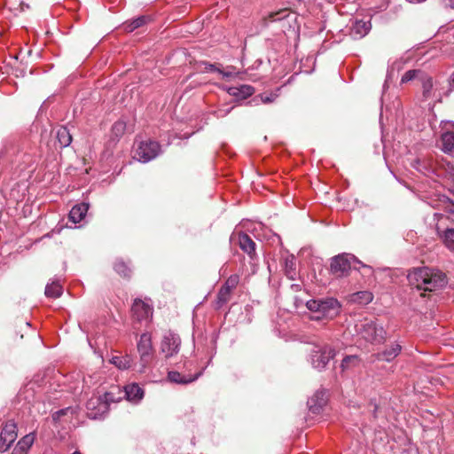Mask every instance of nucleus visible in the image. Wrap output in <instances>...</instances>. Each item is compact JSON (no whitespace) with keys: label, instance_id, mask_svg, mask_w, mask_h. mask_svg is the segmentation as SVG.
I'll return each mask as SVG.
<instances>
[{"label":"nucleus","instance_id":"nucleus-11","mask_svg":"<svg viewBox=\"0 0 454 454\" xmlns=\"http://www.w3.org/2000/svg\"><path fill=\"white\" fill-rule=\"evenodd\" d=\"M18 436L17 424L13 420H8L2 427L0 433V451H7Z\"/></svg>","mask_w":454,"mask_h":454},{"label":"nucleus","instance_id":"nucleus-38","mask_svg":"<svg viewBox=\"0 0 454 454\" xmlns=\"http://www.w3.org/2000/svg\"><path fill=\"white\" fill-rule=\"evenodd\" d=\"M70 410H71V408L59 410L58 411L53 413L52 419L54 420H59L60 419V417L66 415Z\"/></svg>","mask_w":454,"mask_h":454},{"label":"nucleus","instance_id":"nucleus-17","mask_svg":"<svg viewBox=\"0 0 454 454\" xmlns=\"http://www.w3.org/2000/svg\"><path fill=\"white\" fill-rule=\"evenodd\" d=\"M35 439V433L23 436L17 443L12 454H27Z\"/></svg>","mask_w":454,"mask_h":454},{"label":"nucleus","instance_id":"nucleus-20","mask_svg":"<svg viewBox=\"0 0 454 454\" xmlns=\"http://www.w3.org/2000/svg\"><path fill=\"white\" fill-rule=\"evenodd\" d=\"M127 124L123 120L115 121L111 128L109 144L115 145L119 139L124 135Z\"/></svg>","mask_w":454,"mask_h":454},{"label":"nucleus","instance_id":"nucleus-28","mask_svg":"<svg viewBox=\"0 0 454 454\" xmlns=\"http://www.w3.org/2000/svg\"><path fill=\"white\" fill-rule=\"evenodd\" d=\"M442 151L454 154V133L445 132L442 135Z\"/></svg>","mask_w":454,"mask_h":454},{"label":"nucleus","instance_id":"nucleus-4","mask_svg":"<svg viewBox=\"0 0 454 454\" xmlns=\"http://www.w3.org/2000/svg\"><path fill=\"white\" fill-rule=\"evenodd\" d=\"M134 159L146 163L155 159L161 153L160 143L152 139L136 141Z\"/></svg>","mask_w":454,"mask_h":454},{"label":"nucleus","instance_id":"nucleus-31","mask_svg":"<svg viewBox=\"0 0 454 454\" xmlns=\"http://www.w3.org/2000/svg\"><path fill=\"white\" fill-rule=\"evenodd\" d=\"M114 270L121 277L129 278L131 274V269L122 260H117L114 263Z\"/></svg>","mask_w":454,"mask_h":454},{"label":"nucleus","instance_id":"nucleus-12","mask_svg":"<svg viewBox=\"0 0 454 454\" xmlns=\"http://www.w3.org/2000/svg\"><path fill=\"white\" fill-rule=\"evenodd\" d=\"M131 313L137 321L147 320L153 316V307L141 299H135L131 307Z\"/></svg>","mask_w":454,"mask_h":454},{"label":"nucleus","instance_id":"nucleus-6","mask_svg":"<svg viewBox=\"0 0 454 454\" xmlns=\"http://www.w3.org/2000/svg\"><path fill=\"white\" fill-rule=\"evenodd\" d=\"M239 280L240 277L238 274H232L225 280L223 285L219 289L215 301V308L216 309L223 308L231 301L232 292L238 286Z\"/></svg>","mask_w":454,"mask_h":454},{"label":"nucleus","instance_id":"nucleus-37","mask_svg":"<svg viewBox=\"0 0 454 454\" xmlns=\"http://www.w3.org/2000/svg\"><path fill=\"white\" fill-rule=\"evenodd\" d=\"M369 30H350L349 36L354 39H361L364 37Z\"/></svg>","mask_w":454,"mask_h":454},{"label":"nucleus","instance_id":"nucleus-15","mask_svg":"<svg viewBox=\"0 0 454 454\" xmlns=\"http://www.w3.org/2000/svg\"><path fill=\"white\" fill-rule=\"evenodd\" d=\"M327 395L325 390L317 391L308 401L309 411L313 414L319 413L320 410L326 404Z\"/></svg>","mask_w":454,"mask_h":454},{"label":"nucleus","instance_id":"nucleus-33","mask_svg":"<svg viewBox=\"0 0 454 454\" xmlns=\"http://www.w3.org/2000/svg\"><path fill=\"white\" fill-rule=\"evenodd\" d=\"M278 90H279V89H278L276 91L261 93L258 96H256L253 99V101H257L258 99H260V101L263 104L272 103L278 97Z\"/></svg>","mask_w":454,"mask_h":454},{"label":"nucleus","instance_id":"nucleus-13","mask_svg":"<svg viewBox=\"0 0 454 454\" xmlns=\"http://www.w3.org/2000/svg\"><path fill=\"white\" fill-rule=\"evenodd\" d=\"M89 416L97 419L107 411L106 403L103 402L102 397H91L86 403Z\"/></svg>","mask_w":454,"mask_h":454},{"label":"nucleus","instance_id":"nucleus-42","mask_svg":"<svg viewBox=\"0 0 454 454\" xmlns=\"http://www.w3.org/2000/svg\"><path fill=\"white\" fill-rule=\"evenodd\" d=\"M72 454H82L80 451H74Z\"/></svg>","mask_w":454,"mask_h":454},{"label":"nucleus","instance_id":"nucleus-24","mask_svg":"<svg viewBox=\"0 0 454 454\" xmlns=\"http://www.w3.org/2000/svg\"><path fill=\"white\" fill-rule=\"evenodd\" d=\"M153 22L151 15H142L131 20H127L124 25L125 28H139L141 27L150 26Z\"/></svg>","mask_w":454,"mask_h":454},{"label":"nucleus","instance_id":"nucleus-18","mask_svg":"<svg viewBox=\"0 0 454 454\" xmlns=\"http://www.w3.org/2000/svg\"><path fill=\"white\" fill-rule=\"evenodd\" d=\"M89 210V204L82 202L74 205L69 212V220L74 223H78L83 220Z\"/></svg>","mask_w":454,"mask_h":454},{"label":"nucleus","instance_id":"nucleus-1","mask_svg":"<svg viewBox=\"0 0 454 454\" xmlns=\"http://www.w3.org/2000/svg\"><path fill=\"white\" fill-rule=\"evenodd\" d=\"M407 278L411 286L428 292L442 288L447 284L446 275L442 271L428 267L415 268L409 272Z\"/></svg>","mask_w":454,"mask_h":454},{"label":"nucleus","instance_id":"nucleus-14","mask_svg":"<svg viewBox=\"0 0 454 454\" xmlns=\"http://www.w3.org/2000/svg\"><path fill=\"white\" fill-rule=\"evenodd\" d=\"M238 242L240 249L247 254L251 260H254L257 257L255 252L256 244L248 234L239 233Z\"/></svg>","mask_w":454,"mask_h":454},{"label":"nucleus","instance_id":"nucleus-7","mask_svg":"<svg viewBox=\"0 0 454 454\" xmlns=\"http://www.w3.org/2000/svg\"><path fill=\"white\" fill-rule=\"evenodd\" d=\"M264 26H270L276 23L280 28H294L292 22L296 21V14L288 10H281L277 12L269 13L263 18Z\"/></svg>","mask_w":454,"mask_h":454},{"label":"nucleus","instance_id":"nucleus-29","mask_svg":"<svg viewBox=\"0 0 454 454\" xmlns=\"http://www.w3.org/2000/svg\"><path fill=\"white\" fill-rule=\"evenodd\" d=\"M422 82V96L425 100L433 97V79L430 76L425 75L421 78Z\"/></svg>","mask_w":454,"mask_h":454},{"label":"nucleus","instance_id":"nucleus-36","mask_svg":"<svg viewBox=\"0 0 454 454\" xmlns=\"http://www.w3.org/2000/svg\"><path fill=\"white\" fill-rule=\"evenodd\" d=\"M418 73H419V71H417V70H409V71L405 72L404 74L402 76L401 83H405V82H408L413 80L416 77Z\"/></svg>","mask_w":454,"mask_h":454},{"label":"nucleus","instance_id":"nucleus-26","mask_svg":"<svg viewBox=\"0 0 454 454\" xmlns=\"http://www.w3.org/2000/svg\"><path fill=\"white\" fill-rule=\"evenodd\" d=\"M56 137L60 147H67L72 143V135L65 126H61L57 129Z\"/></svg>","mask_w":454,"mask_h":454},{"label":"nucleus","instance_id":"nucleus-2","mask_svg":"<svg viewBox=\"0 0 454 454\" xmlns=\"http://www.w3.org/2000/svg\"><path fill=\"white\" fill-rule=\"evenodd\" d=\"M356 333L371 344H381L386 340L387 331L378 320L364 318L356 325Z\"/></svg>","mask_w":454,"mask_h":454},{"label":"nucleus","instance_id":"nucleus-23","mask_svg":"<svg viewBox=\"0 0 454 454\" xmlns=\"http://www.w3.org/2000/svg\"><path fill=\"white\" fill-rule=\"evenodd\" d=\"M402 347L398 343H393L382 352L378 354V358L387 362L394 360L401 352Z\"/></svg>","mask_w":454,"mask_h":454},{"label":"nucleus","instance_id":"nucleus-8","mask_svg":"<svg viewBox=\"0 0 454 454\" xmlns=\"http://www.w3.org/2000/svg\"><path fill=\"white\" fill-rule=\"evenodd\" d=\"M137 348L140 356L141 365L143 368H145L153 358L152 336L149 333H144L140 335Z\"/></svg>","mask_w":454,"mask_h":454},{"label":"nucleus","instance_id":"nucleus-41","mask_svg":"<svg viewBox=\"0 0 454 454\" xmlns=\"http://www.w3.org/2000/svg\"><path fill=\"white\" fill-rule=\"evenodd\" d=\"M287 276L290 278H294L293 276H292V272L288 271L287 272Z\"/></svg>","mask_w":454,"mask_h":454},{"label":"nucleus","instance_id":"nucleus-40","mask_svg":"<svg viewBox=\"0 0 454 454\" xmlns=\"http://www.w3.org/2000/svg\"><path fill=\"white\" fill-rule=\"evenodd\" d=\"M299 3H301V4H307L308 3H309L311 0H297Z\"/></svg>","mask_w":454,"mask_h":454},{"label":"nucleus","instance_id":"nucleus-22","mask_svg":"<svg viewBox=\"0 0 454 454\" xmlns=\"http://www.w3.org/2000/svg\"><path fill=\"white\" fill-rule=\"evenodd\" d=\"M200 373H198L194 376L191 375H183L178 372L171 371L168 373V379L170 382L176 383V384H188L194 380H196Z\"/></svg>","mask_w":454,"mask_h":454},{"label":"nucleus","instance_id":"nucleus-25","mask_svg":"<svg viewBox=\"0 0 454 454\" xmlns=\"http://www.w3.org/2000/svg\"><path fill=\"white\" fill-rule=\"evenodd\" d=\"M109 362L120 370H126L131 367L133 359L129 355L113 356Z\"/></svg>","mask_w":454,"mask_h":454},{"label":"nucleus","instance_id":"nucleus-27","mask_svg":"<svg viewBox=\"0 0 454 454\" xmlns=\"http://www.w3.org/2000/svg\"><path fill=\"white\" fill-rule=\"evenodd\" d=\"M63 287L59 281L48 283L45 287V295L48 298L56 299L62 295Z\"/></svg>","mask_w":454,"mask_h":454},{"label":"nucleus","instance_id":"nucleus-43","mask_svg":"<svg viewBox=\"0 0 454 454\" xmlns=\"http://www.w3.org/2000/svg\"><path fill=\"white\" fill-rule=\"evenodd\" d=\"M452 82L454 83V74H453V76H452Z\"/></svg>","mask_w":454,"mask_h":454},{"label":"nucleus","instance_id":"nucleus-21","mask_svg":"<svg viewBox=\"0 0 454 454\" xmlns=\"http://www.w3.org/2000/svg\"><path fill=\"white\" fill-rule=\"evenodd\" d=\"M361 364V358L356 355L346 356L340 364L342 372H352Z\"/></svg>","mask_w":454,"mask_h":454},{"label":"nucleus","instance_id":"nucleus-39","mask_svg":"<svg viewBox=\"0 0 454 454\" xmlns=\"http://www.w3.org/2000/svg\"><path fill=\"white\" fill-rule=\"evenodd\" d=\"M449 6H450L451 9H454V0H449Z\"/></svg>","mask_w":454,"mask_h":454},{"label":"nucleus","instance_id":"nucleus-5","mask_svg":"<svg viewBox=\"0 0 454 454\" xmlns=\"http://www.w3.org/2000/svg\"><path fill=\"white\" fill-rule=\"evenodd\" d=\"M335 356L336 351L330 345H314L310 350V363L314 368L323 370Z\"/></svg>","mask_w":454,"mask_h":454},{"label":"nucleus","instance_id":"nucleus-35","mask_svg":"<svg viewBox=\"0 0 454 454\" xmlns=\"http://www.w3.org/2000/svg\"><path fill=\"white\" fill-rule=\"evenodd\" d=\"M103 399V402L106 403V407L108 408V405L111 403H115V402H118L119 400L121 399V396H119V397H115L114 396V393L110 391V392H106L104 396L102 397Z\"/></svg>","mask_w":454,"mask_h":454},{"label":"nucleus","instance_id":"nucleus-32","mask_svg":"<svg viewBox=\"0 0 454 454\" xmlns=\"http://www.w3.org/2000/svg\"><path fill=\"white\" fill-rule=\"evenodd\" d=\"M205 69L209 72H217L224 78H230L237 75L234 71H224L219 68L215 64L205 62Z\"/></svg>","mask_w":454,"mask_h":454},{"label":"nucleus","instance_id":"nucleus-10","mask_svg":"<svg viewBox=\"0 0 454 454\" xmlns=\"http://www.w3.org/2000/svg\"><path fill=\"white\" fill-rule=\"evenodd\" d=\"M181 346V339L178 334L173 332H168L164 334L161 343L160 351L166 358L172 357L179 352Z\"/></svg>","mask_w":454,"mask_h":454},{"label":"nucleus","instance_id":"nucleus-9","mask_svg":"<svg viewBox=\"0 0 454 454\" xmlns=\"http://www.w3.org/2000/svg\"><path fill=\"white\" fill-rule=\"evenodd\" d=\"M356 259L350 254H341L332 258L331 272L336 277H343L348 274L352 262Z\"/></svg>","mask_w":454,"mask_h":454},{"label":"nucleus","instance_id":"nucleus-3","mask_svg":"<svg viewBox=\"0 0 454 454\" xmlns=\"http://www.w3.org/2000/svg\"><path fill=\"white\" fill-rule=\"evenodd\" d=\"M306 307L311 312L317 313V319L333 318L340 312V303L334 298L309 300L306 303Z\"/></svg>","mask_w":454,"mask_h":454},{"label":"nucleus","instance_id":"nucleus-16","mask_svg":"<svg viewBox=\"0 0 454 454\" xmlns=\"http://www.w3.org/2000/svg\"><path fill=\"white\" fill-rule=\"evenodd\" d=\"M227 92L238 100H243L252 96L254 93V89L251 85L243 84L238 87H229Z\"/></svg>","mask_w":454,"mask_h":454},{"label":"nucleus","instance_id":"nucleus-34","mask_svg":"<svg viewBox=\"0 0 454 454\" xmlns=\"http://www.w3.org/2000/svg\"><path fill=\"white\" fill-rule=\"evenodd\" d=\"M372 299H373L372 294L370 292H367V291L357 292V293L354 294L352 296V300L354 301H359V302L364 303V304H368L369 302H371L372 301Z\"/></svg>","mask_w":454,"mask_h":454},{"label":"nucleus","instance_id":"nucleus-19","mask_svg":"<svg viewBox=\"0 0 454 454\" xmlns=\"http://www.w3.org/2000/svg\"><path fill=\"white\" fill-rule=\"evenodd\" d=\"M124 395L129 401L138 403L144 397V390L137 384H129L124 387Z\"/></svg>","mask_w":454,"mask_h":454},{"label":"nucleus","instance_id":"nucleus-30","mask_svg":"<svg viewBox=\"0 0 454 454\" xmlns=\"http://www.w3.org/2000/svg\"><path fill=\"white\" fill-rule=\"evenodd\" d=\"M440 238L446 247L454 251V228H449L443 231L442 233L440 234Z\"/></svg>","mask_w":454,"mask_h":454}]
</instances>
